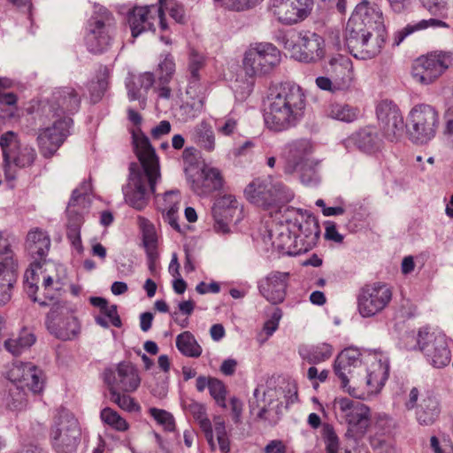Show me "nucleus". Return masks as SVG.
<instances>
[{"instance_id":"obj_42","label":"nucleus","mask_w":453,"mask_h":453,"mask_svg":"<svg viewBox=\"0 0 453 453\" xmlns=\"http://www.w3.org/2000/svg\"><path fill=\"white\" fill-rule=\"evenodd\" d=\"M17 280V269H0V307L12 299V290Z\"/></svg>"},{"instance_id":"obj_16","label":"nucleus","mask_w":453,"mask_h":453,"mask_svg":"<svg viewBox=\"0 0 453 453\" xmlns=\"http://www.w3.org/2000/svg\"><path fill=\"white\" fill-rule=\"evenodd\" d=\"M45 325L50 334L62 341L76 338L81 331L78 319L61 303H53Z\"/></svg>"},{"instance_id":"obj_32","label":"nucleus","mask_w":453,"mask_h":453,"mask_svg":"<svg viewBox=\"0 0 453 453\" xmlns=\"http://www.w3.org/2000/svg\"><path fill=\"white\" fill-rule=\"evenodd\" d=\"M205 65V58L203 55L198 53L196 50H192L188 57V72L189 79L187 88V95L190 97L197 96V91L201 88L200 84V70Z\"/></svg>"},{"instance_id":"obj_49","label":"nucleus","mask_w":453,"mask_h":453,"mask_svg":"<svg viewBox=\"0 0 453 453\" xmlns=\"http://www.w3.org/2000/svg\"><path fill=\"white\" fill-rule=\"evenodd\" d=\"M175 72V63L173 58L167 54L158 64L157 70V80L159 82H170Z\"/></svg>"},{"instance_id":"obj_29","label":"nucleus","mask_w":453,"mask_h":453,"mask_svg":"<svg viewBox=\"0 0 453 453\" xmlns=\"http://www.w3.org/2000/svg\"><path fill=\"white\" fill-rule=\"evenodd\" d=\"M80 104L81 97L71 87L58 88L52 94L50 107L57 115L73 114L78 111Z\"/></svg>"},{"instance_id":"obj_64","label":"nucleus","mask_w":453,"mask_h":453,"mask_svg":"<svg viewBox=\"0 0 453 453\" xmlns=\"http://www.w3.org/2000/svg\"><path fill=\"white\" fill-rule=\"evenodd\" d=\"M326 453H338L339 439L334 431H328L325 438Z\"/></svg>"},{"instance_id":"obj_34","label":"nucleus","mask_w":453,"mask_h":453,"mask_svg":"<svg viewBox=\"0 0 453 453\" xmlns=\"http://www.w3.org/2000/svg\"><path fill=\"white\" fill-rule=\"evenodd\" d=\"M428 27H449V25L438 19H422L414 24H408L403 29L397 31L394 38V45H399L408 35Z\"/></svg>"},{"instance_id":"obj_5","label":"nucleus","mask_w":453,"mask_h":453,"mask_svg":"<svg viewBox=\"0 0 453 453\" xmlns=\"http://www.w3.org/2000/svg\"><path fill=\"white\" fill-rule=\"evenodd\" d=\"M279 395H282L285 401V408L288 409L292 404L298 401L297 386L295 381L287 382L284 388L280 390L276 388L258 386L254 391V402H250L251 407L259 409L257 417L261 419L269 421L271 424H275L279 421L281 416L280 405L282 403L274 405L278 401Z\"/></svg>"},{"instance_id":"obj_28","label":"nucleus","mask_w":453,"mask_h":453,"mask_svg":"<svg viewBox=\"0 0 453 453\" xmlns=\"http://www.w3.org/2000/svg\"><path fill=\"white\" fill-rule=\"evenodd\" d=\"M5 376L21 389L27 388L34 394L41 393L45 384L42 370H8Z\"/></svg>"},{"instance_id":"obj_53","label":"nucleus","mask_w":453,"mask_h":453,"mask_svg":"<svg viewBox=\"0 0 453 453\" xmlns=\"http://www.w3.org/2000/svg\"><path fill=\"white\" fill-rule=\"evenodd\" d=\"M337 380L340 381V387L342 389L349 395L362 398V394H359L358 390L355 386L349 385V379L351 378V370H334Z\"/></svg>"},{"instance_id":"obj_21","label":"nucleus","mask_w":453,"mask_h":453,"mask_svg":"<svg viewBox=\"0 0 453 453\" xmlns=\"http://www.w3.org/2000/svg\"><path fill=\"white\" fill-rule=\"evenodd\" d=\"M186 178L193 192L200 196L219 191L224 186L222 173L215 167L188 168Z\"/></svg>"},{"instance_id":"obj_27","label":"nucleus","mask_w":453,"mask_h":453,"mask_svg":"<svg viewBox=\"0 0 453 453\" xmlns=\"http://www.w3.org/2000/svg\"><path fill=\"white\" fill-rule=\"evenodd\" d=\"M329 71L336 85L342 91L349 90L354 83V70L350 58L338 54L329 60Z\"/></svg>"},{"instance_id":"obj_8","label":"nucleus","mask_w":453,"mask_h":453,"mask_svg":"<svg viewBox=\"0 0 453 453\" xmlns=\"http://www.w3.org/2000/svg\"><path fill=\"white\" fill-rule=\"evenodd\" d=\"M78 419L67 410H60L50 428V440L57 453H73L81 441Z\"/></svg>"},{"instance_id":"obj_55","label":"nucleus","mask_w":453,"mask_h":453,"mask_svg":"<svg viewBox=\"0 0 453 453\" xmlns=\"http://www.w3.org/2000/svg\"><path fill=\"white\" fill-rule=\"evenodd\" d=\"M165 10L176 23L184 25L188 22V16L183 4L173 1L170 3V5L165 8Z\"/></svg>"},{"instance_id":"obj_13","label":"nucleus","mask_w":453,"mask_h":453,"mask_svg":"<svg viewBox=\"0 0 453 453\" xmlns=\"http://www.w3.org/2000/svg\"><path fill=\"white\" fill-rule=\"evenodd\" d=\"M392 296V288L384 282L365 284L359 289L357 297V310L363 318L373 317L388 307Z\"/></svg>"},{"instance_id":"obj_4","label":"nucleus","mask_w":453,"mask_h":453,"mask_svg":"<svg viewBox=\"0 0 453 453\" xmlns=\"http://www.w3.org/2000/svg\"><path fill=\"white\" fill-rule=\"evenodd\" d=\"M0 149L3 157V171L7 181L17 180L19 172L34 165L36 150L22 144L17 133L7 131L0 135Z\"/></svg>"},{"instance_id":"obj_57","label":"nucleus","mask_w":453,"mask_h":453,"mask_svg":"<svg viewBox=\"0 0 453 453\" xmlns=\"http://www.w3.org/2000/svg\"><path fill=\"white\" fill-rule=\"evenodd\" d=\"M282 318V311L280 308H275L271 315V318L266 320L264 324V331L267 336L273 335V334L278 329L280 321Z\"/></svg>"},{"instance_id":"obj_45","label":"nucleus","mask_w":453,"mask_h":453,"mask_svg":"<svg viewBox=\"0 0 453 453\" xmlns=\"http://www.w3.org/2000/svg\"><path fill=\"white\" fill-rule=\"evenodd\" d=\"M5 404L7 408L12 411H20L27 405V399L26 393L17 385L9 389V394L5 398Z\"/></svg>"},{"instance_id":"obj_39","label":"nucleus","mask_w":453,"mask_h":453,"mask_svg":"<svg viewBox=\"0 0 453 453\" xmlns=\"http://www.w3.org/2000/svg\"><path fill=\"white\" fill-rule=\"evenodd\" d=\"M299 354L309 364L318 365L332 356V347L327 343L310 347L303 346L299 349Z\"/></svg>"},{"instance_id":"obj_62","label":"nucleus","mask_w":453,"mask_h":453,"mask_svg":"<svg viewBox=\"0 0 453 453\" xmlns=\"http://www.w3.org/2000/svg\"><path fill=\"white\" fill-rule=\"evenodd\" d=\"M316 85L322 90L329 91L331 93H336L339 91H342L340 88L337 87L336 82L327 77L319 76L316 78Z\"/></svg>"},{"instance_id":"obj_61","label":"nucleus","mask_w":453,"mask_h":453,"mask_svg":"<svg viewBox=\"0 0 453 453\" xmlns=\"http://www.w3.org/2000/svg\"><path fill=\"white\" fill-rule=\"evenodd\" d=\"M184 171L188 168H199L196 165V150L194 147H187L182 152Z\"/></svg>"},{"instance_id":"obj_43","label":"nucleus","mask_w":453,"mask_h":453,"mask_svg":"<svg viewBox=\"0 0 453 453\" xmlns=\"http://www.w3.org/2000/svg\"><path fill=\"white\" fill-rule=\"evenodd\" d=\"M176 347L181 354L190 357H198L202 353L201 346L189 331L182 332L176 337Z\"/></svg>"},{"instance_id":"obj_63","label":"nucleus","mask_w":453,"mask_h":453,"mask_svg":"<svg viewBox=\"0 0 453 453\" xmlns=\"http://www.w3.org/2000/svg\"><path fill=\"white\" fill-rule=\"evenodd\" d=\"M101 314L107 317L110 323L115 327H120L122 325L119 315L118 314V309L116 304L108 305Z\"/></svg>"},{"instance_id":"obj_41","label":"nucleus","mask_w":453,"mask_h":453,"mask_svg":"<svg viewBox=\"0 0 453 453\" xmlns=\"http://www.w3.org/2000/svg\"><path fill=\"white\" fill-rule=\"evenodd\" d=\"M141 381L137 370H115V390L131 392Z\"/></svg>"},{"instance_id":"obj_18","label":"nucleus","mask_w":453,"mask_h":453,"mask_svg":"<svg viewBox=\"0 0 453 453\" xmlns=\"http://www.w3.org/2000/svg\"><path fill=\"white\" fill-rule=\"evenodd\" d=\"M313 0H271L269 10L283 25H295L303 21L311 12Z\"/></svg>"},{"instance_id":"obj_2","label":"nucleus","mask_w":453,"mask_h":453,"mask_svg":"<svg viewBox=\"0 0 453 453\" xmlns=\"http://www.w3.org/2000/svg\"><path fill=\"white\" fill-rule=\"evenodd\" d=\"M383 24L382 12L367 0L358 4L346 26L345 41L349 53L358 59H371L381 50L384 39L373 35Z\"/></svg>"},{"instance_id":"obj_14","label":"nucleus","mask_w":453,"mask_h":453,"mask_svg":"<svg viewBox=\"0 0 453 453\" xmlns=\"http://www.w3.org/2000/svg\"><path fill=\"white\" fill-rule=\"evenodd\" d=\"M418 344L428 363L434 368H444L451 361L446 334L440 331L419 330Z\"/></svg>"},{"instance_id":"obj_54","label":"nucleus","mask_w":453,"mask_h":453,"mask_svg":"<svg viewBox=\"0 0 453 453\" xmlns=\"http://www.w3.org/2000/svg\"><path fill=\"white\" fill-rule=\"evenodd\" d=\"M209 391L211 395L218 403V405H219L222 408H226V389L220 380L216 379L211 380L209 387Z\"/></svg>"},{"instance_id":"obj_17","label":"nucleus","mask_w":453,"mask_h":453,"mask_svg":"<svg viewBox=\"0 0 453 453\" xmlns=\"http://www.w3.org/2000/svg\"><path fill=\"white\" fill-rule=\"evenodd\" d=\"M291 57L300 62L315 63L325 56V41L319 35L308 30L300 31L292 45L285 44Z\"/></svg>"},{"instance_id":"obj_58","label":"nucleus","mask_w":453,"mask_h":453,"mask_svg":"<svg viewBox=\"0 0 453 453\" xmlns=\"http://www.w3.org/2000/svg\"><path fill=\"white\" fill-rule=\"evenodd\" d=\"M127 88V95L130 101H135L142 97L144 92L143 88L140 87L137 82L136 76H132L126 83Z\"/></svg>"},{"instance_id":"obj_52","label":"nucleus","mask_w":453,"mask_h":453,"mask_svg":"<svg viewBox=\"0 0 453 453\" xmlns=\"http://www.w3.org/2000/svg\"><path fill=\"white\" fill-rule=\"evenodd\" d=\"M357 142L358 146L367 151L371 152L378 148V137L370 130H362L357 134Z\"/></svg>"},{"instance_id":"obj_31","label":"nucleus","mask_w":453,"mask_h":453,"mask_svg":"<svg viewBox=\"0 0 453 453\" xmlns=\"http://www.w3.org/2000/svg\"><path fill=\"white\" fill-rule=\"evenodd\" d=\"M180 203V192L172 190L165 193L163 203L158 207L165 222L168 223L177 232H180V226L178 223Z\"/></svg>"},{"instance_id":"obj_47","label":"nucleus","mask_w":453,"mask_h":453,"mask_svg":"<svg viewBox=\"0 0 453 453\" xmlns=\"http://www.w3.org/2000/svg\"><path fill=\"white\" fill-rule=\"evenodd\" d=\"M17 269L14 253L9 241L0 234V269Z\"/></svg>"},{"instance_id":"obj_59","label":"nucleus","mask_w":453,"mask_h":453,"mask_svg":"<svg viewBox=\"0 0 453 453\" xmlns=\"http://www.w3.org/2000/svg\"><path fill=\"white\" fill-rule=\"evenodd\" d=\"M430 448L433 453H453V447L449 441H440L436 436L430 438Z\"/></svg>"},{"instance_id":"obj_10","label":"nucleus","mask_w":453,"mask_h":453,"mask_svg":"<svg viewBox=\"0 0 453 453\" xmlns=\"http://www.w3.org/2000/svg\"><path fill=\"white\" fill-rule=\"evenodd\" d=\"M312 152L313 146L310 140L300 139L289 143L288 146L284 173L292 174L296 172H299L302 182L306 185L316 180V166L318 162L310 158Z\"/></svg>"},{"instance_id":"obj_25","label":"nucleus","mask_w":453,"mask_h":453,"mask_svg":"<svg viewBox=\"0 0 453 453\" xmlns=\"http://www.w3.org/2000/svg\"><path fill=\"white\" fill-rule=\"evenodd\" d=\"M293 220L294 235L297 240L300 254L311 250L317 243L319 237V226L312 217L306 219L300 215Z\"/></svg>"},{"instance_id":"obj_22","label":"nucleus","mask_w":453,"mask_h":453,"mask_svg":"<svg viewBox=\"0 0 453 453\" xmlns=\"http://www.w3.org/2000/svg\"><path fill=\"white\" fill-rule=\"evenodd\" d=\"M289 279V273L272 271L257 282L258 291L270 303H281L287 296Z\"/></svg>"},{"instance_id":"obj_51","label":"nucleus","mask_w":453,"mask_h":453,"mask_svg":"<svg viewBox=\"0 0 453 453\" xmlns=\"http://www.w3.org/2000/svg\"><path fill=\"white\" fill-rule=\"evenodd\" d=\"M150 414L157 421V424L161 425L166 431H173L175 428V423L173 416L162 409L150 408L149 410Z\"/></svg>"},{"instance_id":"obj_15","label":"nucleus","mask_w":453,"mask_h":453,"mask_svg":"<svg viewBox=\"0 0 453 453\" xmlns=\"http://www.w3.org/2000/svg\"><path fill=\"white\" fill-rule=\"evenodd\" d=\"M336 411L348 424V434L355 439L365 434L369 426V408L364 403L348 397H336L334 402Z\"/></svg>"},{"instance_id":"obj_38","label":"nucleus","mask_w":453,"mask_h":453,"mask_svg":"<svg viewBox=\"0 0 453 453\" xmlns=\"http://www.w3.org/2000/svg\"><path fill=\"white\" fill-rule=\"evenodd\" d=\"M194 140L196 143L207 152H211L215 150V134L211 126L206 122L202 121L197 124L194 129Z\"/></svg>"},{"instance_id":"obj_3","label":"nucleus","mask_w":453,"mask_h":453,"mask_svg":"<svg viewBox=\"0 0 453 453\" xmlns=\"http://www.w3.org/2000/svg\"><path fill=\"white\" fill-rule=\"evenodd\" d=\"M305 94L296 83L284 82L271 94L270 104L264 114L265 126L281 132L296 126L303 116Z\"/></svg>"},{"instance_id":"obj_56","label":"nucleus","mask_w":453,"mask_h":453,"mask_svg":"<svg viewBox=\"0 0 453 453\" xmlns=\"http://www.w3.org/2000/svg\"><path fill=\"white\" fill-rule=\"evenodd\" d=\"M108 87L106 78H98L96 81H92L89 85L91 100L94 103L98 102L104 96Z\"/></svg>"},{"instance_id":"obj_7","label":"nucleus","mask_w":453,"mask_h":453,"mask_svg":"<svg viewBox=\"0 0 453 453\" xmlns=\"http://www.w3.org/2000/svg\"><path fill=\"white\" fill-rule=\"evenodd\" d=\"M116 34V21L107 9H100L88 21L85 42L88 50L95 54L108 50Z\"/></svg>"},{"instance_id":"obj_37","label":"nucleus","mask_w":453,"mask_h":453,"mask_svg":"<svg viewBox=\"0 0 453 453\" xmlns=\"http://www.w3.org/2000/svg\"><path fill=\"white\" fill-rule=\"evenodd\" d=\"M181 406L183 411L191 415L198 423L202 431L212 426L211 422L207 416L206 408L203 404L193 399L185 398L181 400Z\"/></svg>"},{"instance_id":"obj_26","label":"nucleus","mask_w":453,"mask_h":453,"mask_svg":"<svg viewBox=\"0 0 453 453\" xmlns=\"http://www.w3.org/2000/svg\"><path fill=\"white\" fill-rule=\"evenodd\" d=\"M155 5L134 6L127 14L132 37L136 38L147 31H155Z\"/></svg>"},{"instance_id":"obj_19","label":"nucleus","mask_w":453,"mask_h":453,"mask_svg":"<svg viewBox=\"0 0 453 453\" xmlns=\"http://www.w3.org/2000/svg\"><path fill=\"white\" fill-rule=\"evenodd\" d=\"M72 123L73 119L65 116L54 121L51 127L39 131L37 145L43 157L50 158L55 155L68 136Z\"/></svg>"},{"instance_id":"obj_30","label":"nucleus","mask_w":453,"mask_h":453,"mask_svg":"<svg viewBox=\"0 0 453 453\" xmlns=\"http://www.w3.org/2000/svg\"><path fill=\"white\" fill-rule=\"evenodd\" d=\"M26 249L34 259H44L50 249V236L40 228L32 229L27 235Z\"/></svg>"},{"instance_id":"obj_33","label":"nucleus","mask_w":453,"mask_h":453,"mask_svg":"<svg viewBox=\"0 0 453 453\" xmlns=\"http://www.w3.org/2000/svg\"><path fill=\"white\" fill-rule=\"evenodd\" d=\"M104 382L107 384L111 392V400L119 405L124 411H135L139 410V405L134 403L129 395H120L115 390V370H105L103 375Z\"/></svg>"},{"instance_id":"obj_12","label":"nucleus","mask_w":453,"mask_h":453,"mask_svg":"<svg viewBox=\"0 0 453 453\" xmlns=\"http://www.w3.org/2000/svg\"><path fill=\"white\" fill-rule=\"evenodd\" d=\"M452 54L434 51L414 60L411 67L413 80L422 85L435 81L451 65Z\"/></svg>"},{"instance_id":"obj_24","label":"nucleus","mask_w":453,"mask_h":453,"mask_svg":"<svg viewBox=\"0 0 453 453\" xmlns=\"http://www.w3.org/2000/svg\"><path fill=\"white\" fill-rule=\"evenodd\" d=\"M293 220L285 218L274 224L269 230L272 245L283 254L288 256L300 255L297 240L294 235Z\"/></svg>"},{"instance_id":"obj_9","label":"nucleus","mask_w":453,"mask_h":453,"mask_svg":"<svg viewBox=\"0 0 453 453\" xmlns=\"http://www.w3.org/2000/svg\"><path fill=\"white\" fill-rule=\"evenodd\" d=\"M439 125V114L429 104L415 105L407 117L406 133L409 139L417 144L431 141L436 134Z\"/></svg>"},{"instance_id":"obj_60","label":"nucleus","mask_w":453,"mask_h":453,"mask_svg":"<svg viewBox=\"0 0 453 453\" xmlns=\"http://www.w3.org/2000/svg\"><path fill=\"white\" fill-rule=\"evenodd\" d=\"M219 203L222 204V206H226L222 212L226 219L228 216H231L232 212H235L236 211H240L238 208V202L232 195H225L219 201Z\"/></svg>"},{"instance_id":"obj_35","label":"nucleus","mask_w":453,"mask_h":453,"mask_svg":"<svg viewBox=\"0 0 453 453\" xmlns=\"http://www.w3.org/2000/svg\"><path fill=\"white\" fill-rule=\"evenodd\" d=\"M440 414L439 403L436 398H423L417 411V419L420 425H432Z\"/></svg>"},{"instance_id":"obj_1","label":"nucleus","mask_w":453,"mask_h":453,"mask_svg":"<svg viewBox=\"0 0 453 453\" xmlns=\"http://www.w3.org/2000/svg\"><path fill=\"white\" fill-rule=\"evenodd\" d=\"M133 145L140 162L129 165L128 183L123 187L124 197L130 206L142 211L154 194L156 184L161 180L159 158L149 138L140 127L132 130Z\"/></svg>"},{"instance_id":"obj_46","label":"nucleus","mask_w":453,"mask_h":453,"mask_svg":"<svg viewBox=\"0 0 453 453\" xmlns=\"http://www.w3.org/2000/svg\"><path fill=\"white\" fill-rule=\"evenodd\" d=\"M101 419L104 423L107 424L113 429L124 432L129 427L125 418L119 416L115 411L111 408H104L101 411Z\"/></svg>"},{"instance_id":"obj_48","label":"nucleus","mask_w":453,"mask_h":453,"mask_svg":"<svg viewBox=\"0 0 453 453\" xmlns=\"http://www.w3.org/2000/svg\"><path fill=\"white\" fill-rule=\"evenodd\" d=\"M388 379V370H372L366 378L369 392L379 393Z\"/></svg>"},{"instance_id":"obj_36","label":"nucleus","mask_w":453,"mask_h":453,"mask_svg":"<svg viewBox=\"0 0 453 453\" xmlns=\"http://www.w3.org/2000/svg\"><path fill=\"white\" fill-rule=\"evenodd\" d=\"M35 335L27 328H23L17 338L8 339L4 342V348L13 356H19L35 344Z\"/></svg>"},{"instance_id":"obj_40","label":"nucleus","mask_w":453,"mask_h":453,"mask_svg":"<svg viewBox=\"0 0 453 453\" xmlns=\"http://www.w3.org/2000/svg\"><path fill=\"white\" fill-rule=\"evenodd\" d=\"M360 365H365V354H362L357 348L349 347L338 354L334 368H356Z\"/></svg>"},{"instance_id":"obj_11","label":"nucleus","mask_w":453,"mask_h":453,"mask_svg":"<svg viewBox=\"0 0 453 453\" xmlns=\"http://www.w3.org/2000/svg\"><path fill=\"white\" fill-rule=\"evenodd\" d=\"M280 62V51L270 42L251 44L245 52L243 66L250 76L262 75L271 72Z\"/></svg>"},{"instance_id":"obj_23","label":"nucleus","mask_w":453,"mask_h":453,"mask_svg":"<svg viewBox=\"0 0 453 453\" xmlns=\"http://www.w3.org/2000/svg\"><path fill=\"white\" fill-rule=\"evenodd\" d=\"M36 274L33 270H27L25 273L24 288L28 296L34 301L39 303L41 306H50L56 303L53 302L56 294L62 289L65 285L63 280L58 276L44 275L42 287L44 289V298L36 296L38 287L35 283Z\"/></svg>"},{"instance_id":"obj_20","label":"nucleus","mask_w":453,"mask_h":453,"mask_svg":"<svg viewBox=\"0 0 453 453\" xmlns=\"http://www.w3.org/2000/svg\"><path fill=\"white\" fill-rule=\"evenodd\" d=\"M379 127L390 142H397L403 134L404 122L399 107L392 101L383 100L376 107Z\"/></svg>"},{"instance_id":"obj_50","label":"nucleus","mask_w":453,"mask_h":453,"mask_svg":"<svg viewBox=\"0 0 453 453\" xmlns=\"http://www.w3.org/2000/svg\"><path fill=\"white\" fill-rule=\"evenodd\" d=\"M390 361L388 353L373 350L365 353V365L377 368H389Z\"/></svg>"},{"instance_id":"obj_44","label":"nucleus","mask_w":453,"mask_h":453,"mask_svg":"<svg viewBox=\"0 0 453 453\" xmlns=\"http://www.w3.org/2000/svg\"><path fill=\"white\" fill-rule=\"evenodd\" d=\"M327 114L332 119L349 123L357 119L359 109L347 104L334 103L329 105Z\"/></svg>"},{"instance_id":"obj_6","label":"nucleus","mask_w":453,"mask_h":453,"mask_svg":"<svg viewBox=\"0 0 453 453\" xmlns=\"http://www.w3.org/2000/svg\"><path fill=\"white\" fill-rule=\"evenodd\" d=\"M244 196L250 203L264 210L278 207L294 196L281 181L272 177L254 179L245 188Z\"/></svg>"}]
</instances>
